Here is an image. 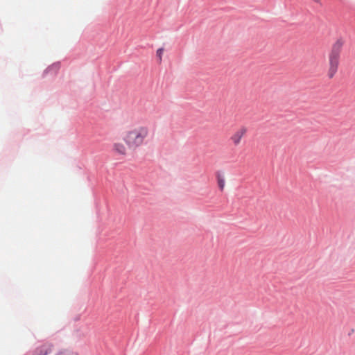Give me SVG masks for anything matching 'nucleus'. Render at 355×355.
Instances as JSON below:
<instances>
[{
	"label": "nucleus",
	"instance_id": "nucleus-1",
	"mask_svg": "<svg viewBox=\"0 0 355 355\" xmlns=\"http://www.w3.org/2000/svg\"><path fill=\"white\" fill-rule=\"evenodd\" d=\"M149 135V128L144 125L135 124L126 128L123 135V141L130 150L141 146Z\"/></svg>",
	"mask_w": 355,
	"mask_h": 355
},
{
	"label": "nucleus",
	"instance_id": "nucleus-4",
	"mask_svg": "<svg viewBox=\"0 0 355 355\" xmlns=\"http://www.w3.org/2000/svg\"><path fill=\"white\" fill-rule=\"evenodd\" d=\"M53 346L49 343H44L37 348L33 352L32 355H47L52 351Z\"/></svg>",
	"mask_w": 355,
	"mask_h": 355
},
{
	"label": "nucleus",
	"instance_id": "nucleus-2",
	"mask_svg": "<svg viewBox=\"0 0 355 355\" xmlns=\"http://www.w3.org/2000/svg\"><path fill=\"white\" fill-rule=\"evenodd\" d=\"M343 41L342 39H338L333 44L331 52L329 53V69L328 71V76L332 78L338 71L340 54L343 46Z\"/></svg>",
	"mask_w": 355,
	"mask_h": 355
},
{
	"label": "nucleus",
	"instance_id": "nucleus-8",
	"mask_svg": "<svg viewBox=\"0 0 355 355\" xmlns=\"http://www.w3.org/2000/svg\"><path fill=\"white\" fill-rule=\"evenodd\" d=\"M57 355H78V354L75 352L65 351V352H60Z\"/></svg>",
	"mask_w": 355,
	"mask_h": 355
},
{
	"label": "nucleus",
	"instance_id": "nucleus-9",
	"mask_svg": "<svg viewBox=\"0 0 355 355\" xmlns=\"http://www.w3.org/2000/svg\"><path fill=\"white\" fill-rule=\"evenodd\" d=\"M354 332V329H352L350 332H349L348 335L350 336Z\"/></svg>",
	"mask_w": 355,
	"mask_h": 355
},
{
	"label": "nucleus",
	"instance_id": "nucleus-7",
	"mask_svg": "<svg viewBox=\"0 0 355 355\" xmlns=\"http://www.w3.org/2000/svg\"><path fill=\"white\" fill-rule=\"evenodd\" d=\"M164 49L163 48H159L157 50V52H156V55L157 57L159 59V62H162V55L164 53Z\"/></svg>",
	"mask_w": 355,
	"mask_h": 355
},
{
	"label": "nucleus",
	"instance_id": "nucleus-5",
	"mask_svg": "<svg viewBox=\"0 0 355 355\" xmlns=\"http://www.w3.org/2000/svg\"><path fill=\"white\" fill-rule=\"evenodd\" d=\"M128 148L125 143L116 142L113 144L114 152L120 155H126Z\"/></svg>",
	"mask_w": 355,
	"mask_h": 355
},
{
	"label": "nucleus",
	"instance_id": "nucleus-3",
	"mask_svg": "<svg viewBox=\"0 0 355 355\" xmlns=\"http://www.w3.org/2000/svg\"><path fill=\"white\" fill-rule=\"evenodd\" d=\"M248 128L245 126H241L238 128L230 137V140L234 146H238L241 144L242 139L246 136Z\"/></svg>",
	"mask_w": 355,
	"mask_h": 355
},
{
	"label": "nucleus",
	"instance_id": "nucleus-6",
	"mask_svg": "<svg viewBox=\"0 0 355 355\" xmlns=\"http://www.w3.org/2000/svg\"><path fill=\"white\" fill-rule=\"evenodd\" d=\"M216 180H217L218 186L220 190L222 191H223V189L225 188V178L223 177V175L220 172L216 173Z\"/></svg>",
	"mask_w": 355,
	"mask_h": 355
}]
</instances>
